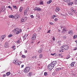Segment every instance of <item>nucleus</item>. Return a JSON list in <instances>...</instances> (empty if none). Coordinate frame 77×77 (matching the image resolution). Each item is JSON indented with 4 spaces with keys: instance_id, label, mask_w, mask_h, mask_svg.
I'll return each instance as SVG.
<instances>
[{
    "instance_id": "f3484780",
    "label": "nucleus",
    "mask_w": 77,
    "mask_h": 77,
    "mask_svg": "<svg viewBox=\"0 0 77 77\" xmlns=\"http://www.w3.org/2000/svg\"><path fill=\"white\" fill-rule=\"evenodd\" d=\"M52 2V1L51 0H50L49 1H48V2H47V4L48 5L50 4V3H51Z\"/></svg>"
},
{
    "instance_id": "e2e57ef3",
    "label": "nucleus",
    "mask_w": 77,
    "mask_h": 77,
    "mask_svg": "<svg viewBox=\"0 0 77 77\" xmlns=\"http://www.w3.org/2000/svg\"><path fill=\"white\" fill-rule=\"evenodd\" d=\"M60 15H63V16H65V15H64L63 14H62L61 13H60Z\"/></svg>"
},
{
    "instance_id": "c9c22d12",
    "label": "nucleus",
    "mask_w": 77,
    "mask_h": 77,
    "mask_svg": "<svg viewBox=\"0 0 77 77\" xmlns=\"http://www.w3.org/2000/svg\"><path fill=\"white\" fill-rule=\"evenodd\" d=\"M69 58H70V56L69 55H68L67 57H66V59H69Z\"/></svg>"
},
{
    "instance_id": "f704fd0d",
    "label": "nucleus",
    "mask_w": 77,
    "mask_h": 77,
    "mask_svg": "<svg viewBox=\"0 0 77 77\" xmlns=\"http://www.w3.org/2000/svg\"><path fill=\"white\" fill-rule=\"evenodd\" d=\"M40 5H42L43 4V1H41L40 3Z\"/></svg>"
},
{
    "instance_id": "4d7b16f0",
    "label": "nucleus",
    "mask_w": 77,
    "mask_h": 77,
    "mask_svg": "<svg viewBox=\"0 0 77 77\" xmlns=\"http://www.w3.org/2000/svg\"><path fill=\"white\" fill-rule=\"evenodd\" d=\"M74 50H77V47L75 48L74 49Z\"/></svg>"
},
{
    "instance_id": "423d86ee",
    "label": "nucleus",
    "mask_w": 77,
    "mask_h": 77,
    "mask_svg": "<svg viewBox=\"0 0 77 77\" xmlns=\"http://www.w3.org/2000/svg\"><path fill=\"white\" fill-rule=\"evenodd\" d=\"M34 11H41V9L39 8L35 7L34 9Z\"/></svg>"
},
{
    "instance_id": "39448f33",
    "label": "nucleus",
    "mask_w": 77,
    "mask_h": 77,
    "mask_svg": "<svg viewBox=\"0 0 77 77\" xmlns=\"http://www.w3.org/2000/svg\"><path fill=\"white\" fill-rule=\"evenodd\" d=\"M21 32H22V30L21 29H19L18 28L17 29V31L16 32V34H19V33H21Z\"/></svg>"
},
{
    "instance_id": "2eb2a0df",
    "label": "nucleus",
    "mask_w": 77,
    "mask_h": 77,
    "mask_svg": "<svg viewBox=\"0 0 77 77\" xmlns=\"http://www.w3.org/2000/svg\"><path fill=\"white\" fill-rule=\"evenodd\" d=\"M21 62H19V61H18L16 65H20V64H21Z\"/></svg>"
},
{
    "instance_id": "603ef678",
    "label": "nucleus",
    "mask_w": 77,
    "mask_h": 77,
    "mask_svg": "<svg viewBox=\"0 0 77 77\" xmlns=\"http://www.w3.org/2000/svg\"><path fill=\"white\" fill-rule=\"evenodd\" d=\"M6 74H4L3 75V77H6Z\"/></svg>"
},
{
    "instance_id": "72a5a7b5",
    "label": "nucleus",
    "mask_w": 77,
    "mask_h": 77,
    "mask_svg": "<svg viewBox=\"0 0 77 77\" xmlns=\"http://www.w3.org/2000/svg\"><path fill=\"white\" fill-rule=\"evenodd\" d=\"M65 30H66V29H62V32H65Z\"/></svg>"
},
{
    "instance_id": "6e6d98bb",
    "label": "nucleus",
    "mask_w": 77,
    "mask_h": 77,
    "mask_svg": "<svg viewBox=\"0 0 77 77\" xmlns=\"http://www.w3.org/2000/svg\"><path fill=\"white\" fill-rule=\"evenodd\" d=\"M66 36H64L63 37L64 39H66Z\"/></svg>"
},
{
    "instance_id": "bf43d9fd",
    "label": "nucleus",
    "mask_w": 77,
    "mask_h": 77,
    "mask_svg": "<svg viewBox=\"0 0 77 77\" xmlns=\"http://www.w3.org/2000/svg\"><path fill=\"white\" fill-rule=\"evenodd\" d=\"M69 34H70V35H72V32L70 33Z\"/></svg>"
},
{
    "instance_id": "0e129e2a",
    "label": "nucleus",
    "mask_w": 77,
    "mask_h": 77,
    "mask_svg": "<svg viewBox=\"0 0 77 77\" xmlns=\"http://www.w3.org/2000/svg\"><path fill=\"white\" fill-rule=\"evenodd\" d=\"M75 42H76V44H77V40L75 41Z\"/></svg>"
},
{
    "instance_id": "4be33fe9",
    "label": "nucleus",
    "mask_w": 77,
    "mask_h": 77,
    "mask_svg": "<svg viewBox=\"0 0 77 77\" xmlns=\"http://www.w3.org/2000/svg\"><path fill=\"white\" fill-rule=\"evenodd\" d=\"M10 74H11V73H10L9 72H8L6 73V75H7V76H8L10 75Z\"/></svg>"
},
{
    "instance_id": "37998d69",
    "label": "nucleus",
    "mask_w": 77,
    "mask_h": 77,
    "mask_svg": "<svg viewBox=\"0 0 77 77\" xmlns=\"http://www.w3.org/2000/svg\"><path fill=\"white\" fill-rule=\"evenodd\" d=\"M58 20V19H57V18H55V21H57Z\"/></svg>"
},
{
    "instance_id": "49530a36",
    "label": "nucleus",
    "mask_w": 77,
    "mask_h": 77,
    "mask_svg": "<svg viewBox=\"0 0 77 77\" xmlns=\"http://www.w3.org/2000/svg\"><path fill=\"white\" fill-rule=\"evenodd\" d=\"M59 57H62V56H61V54H59Z\"/></svg>"
},
{
    "instance_id": "393cba45",
    "label": "nucleus",
    "mask_w": 77,
    "mask_h": 77,
    "mask_svg": "<svg viewBox=\"0 0 77 77\" xmlns=\"http://www.w3.org/2000/svg\"><path fill=\"white\" fill-rule=\"evenodd\" d=\"M43 56V55L42 54H40L39 55V58H42Z\"/></svg>"
},
{
    "instance_id": "4468645a",
    "label": "nucleus",
    "mask_w": 77,
    "mask_h": 77,
    "mask_svg": "<svg viewBox=\"0 0 77 77\" xmlns=\"http://www.w3.org/2000/svg\"><path fill=\"white\" fill-rule=\"evenodd\" d=\"M74 64H75V62H73L70 65L71 66H74Z\"/></svg>"
},
{
    "instance_id": "ddd939ff",
    "label": "nucleus",
    "mask_w": 77,
    "mask_h": 77,
    "mask_svg": "<svg viewBox=\"0 0 77 77\" xmlns=\"http://www.w3.org/2000/svg\"><path fill=\"white\" fill-rule=\"evenodd\" d=\"M59 10H60L59 8L58 7H57L56 9V11L57 12H59Z\"/></svg>"
},
{
    "instance_id": "6ab92c4d",
    "label": "nucleus",
    "mask_w": 77,
    "mask_h": 77,
    "mask_svg": "<svg viewBox=\"0 0 77 77\" xmlns=\"http://www.w3.org/2000/svg\"><path fill=\"white\" fill-rule=\"evenodd\" d=\"M9 18H14V16L13 15H10L9 16Z\"/></svg>"
},
{
    "instance_id": "9d476101",
    "label": "nucleus",
    "mask_w": 77,
    "mask_h": 77,
    "mask_svg": "<svg viewBox=\"0 0 77 77\" xmlns=\"http://www.w3.org/2000/svg\"><path fill=\"white\" fill-rule=\"evenodd\" d=\"M4 47L5 48H8L9 47V44L7 43H5L4 45Z\"/></svg>"
},
{
    "instance_id": "20e7f679",
    "label": "nucleus",
    "mask_w": 77,
    "mask_h": 77,
    "mask_svg": "<svg viewBox=\"0 0 77 77\" xmlns=\"http://www.w3.org/2000/svg\"><path fill=\"white\" fill-rule=\"evenodd\" d=\"M36 34L34 33L32 35V37L31 38V40H33V39H36Z\"/></svg>"
},
{
    "instance_id": "ea45409f",
    "label": "nucleus",
    "mask_w": 77,
    "mask_h": 77,
    "mask_svg": "<svg viewBox=\"0 0 77 77\" xmlns=\"http://www.w3.org/2000/svg\"><path fill=\"white\" fill-rule=\"evenodd\" d=\"M49 24H51V25H53L54 24L52 22H50Z\"/></svg>"
},
{
    "instance_id": "69168bd1",
    "label": "nucleus",
    "mask_w": 77,
    "mask_h": 77,
    "mask_svg": "<svg viewBox=\"0 0 77 77\" xmlns=\"http://www.w3.org/2000/svg\"><path fill=\"white\" fill-rule=\"evenodd\" d=\"M10 9H11V10H12V7H11V8H10Z\"/></svg>"
},
{
    "instance_id": "4c0bfd02",
    "label": "nucleus",
    "mask_w": 77,
    "mask_h": 77,
    "mask_svg": "<svg viewBox=\"0 0 77 77\" xmlns=\"http://www.w3.org/2000/svg\"><path fill=\"white\" fill-rule=\"evenodd\" d=\"M26 48L27 50H28V49H29V48H30V46H29L28 47H27Z\"/></svg>"
},
{
    "instance_id": "de8ad7c7",
    "label": "nucleus",
    "mask_w": 77,
    "mask_h": 77,
    "mask_svg": "<svg viewBox=\"0 0 77 77\" xmlns=\"http://www.w3.org/2000/svg\"><path fill=\"white\" fill-rule=\"evenodd\" d=\"M27 10L28 11H29V7H28L27 8Z\"/></svg>"
},
{
    "instance_id": "774afa93",
    "label": "nucleus",
    "mask_w": 77,
    "mask_h": 77,
    "mask_svg": "<svg viewBox=\"0 0 77 77\" xmlns=\"http://www.w3.org/2000/svg\"><path fill=\"white\" fill-rule=\"evenodd\" d=\"M16 48H14V50H16Z\"/></svg>"
},
{
    "instance_id": "a18cd8bd",
    "label": "nucleus",
    "mask_w": 77,
    "mask_h": 77,
    "mask_svg": "<svg viewBox=\"0 0 77 77\" xmlns=\"http://www.w3.org/2000/svg\"><path fill=\"white\" fill-rule=\"evenodd\" d=\"M24 52L25 53H27V50H25L24 51Z\"/></svg>"
},
{
    "instance_id": "864d4df0",
    "label": "nucleus",
    "mask_w": 77,
    "mask_h": 77,
    "mask_svg": "<svg viewBox=\"0 0 77 77\" xmlns=\"http://www.w3.org/2000/svg\"><path fill=\"white\" fill-rule=\"evenodd\" d=\"M15 45H14L12 46V48H15Z\"/></svg>"
},
{
    "instance_id": "9b49d317",
    "label": "nucleus",
    "mask_w": 77,
    "mask_h": 77,
    "mask_svg": "<svg viewBox=\"0 0 77 77\" xmlns=\"http://www.w3.org/2000/svg\"><path fill=\"white\" fill-rule=\"evenodd\" d=\"M5 38V35H2L1 38V39L2 41H3V39H4V38Z\"/></svg>"
},
{
    "instance_id": "7c9ffc66",
    "label": "nucleus",
    "mask_w": 77,
    "mask_h": 77,
    "mask_svg": "<svg viewBox=\"0 0 77 77\" xmlns=\"http://www.w3.org/2000/svg\"><path fill=\"white\" fill-rule=\"evenodd\" d=\"M22 57L23 58H26V56L24 55H22Z\"/></svg>"
},
{
    "instance_id": "5fc2aeb1",
    "label": "nucleus",
    "mask_w": 77,
    "mask_h": 77,
    "mask_svg": "<svg viewBox=\"0 0 77 77\" xmlns=\"http://www.w3.org/2000/svg\"><path fill=\"white\" fill-rule=\"evenodd\" d=\"M16 18L17 19V18H18V16H16Z\"/></svg>"
},
{
    "instance_id": "6e6552de",
    "label": "nucleus",
    "mask_w": 77,
    "mask_h": 77,
    "mask_svg": "<svg viewBox=\"0 0 77 77\" xmlns=\"http://www.w3.org/2000/svg\"><path fill=\"white\" fill-rule=\"evenodd\" d=\"M18 61V60L17 59H15L13 60V62L15 64H17Z\"/></svg>"
},
{
    "instance_id": "412c9836",
    "label": "nucleus",
    "mask_w": 77,
    "mask_h": 77,
    "mask_svg": "<svg viewBox=\"0 0 77 77\" xmlns=\"http://www.w3.org/2000/svg\"><path fill=\"white\" fill-rule=\"evenodd\" d=\"M42 51V48H41L38 51V53H41Z\"/></svg>"
},
{
    "instance_id": "a19ab883",
    "label": "nucleus",
    "mask_w": 77,
    "mask_h": 77,
    "mask_svg": "<svg viewBox=\"0 0 77 77\" xmlns=\"http://www.w3.org/2000/svg\"><path fill=\"white\" fill-rule=\"evenodd\" d=\"M12 34H10L9 35V37H12Z\"/></svg>"
},
{
    "instance_id": "cd10ccee",
    "label": "nucleus",
    "mask_w": 77,
    "mask_h": 77,
    "mask_svg": "<svg viewBox=\"0 0 77 77\" xmlns=\"http://www.w3.org/2000/svg\"><path fill=\"white\" fill-rule=\"evenodd\" d=\"M52 19H54V18H55V17H56V16L55 15H54L52 16Z\"/></svg>"
},
{
    "instance_id": "f03ea898",
    "label": "nucleus",
    "mask_w": 77,
    "mask_h": 77,
    "mask_svg": "<svg viewBox=\"0 0 77 77\" xmlns=\"http://www.w3.org/2000/svg\"><path fill=\"white\" fill-rule=\"evenodd\" d=\"M61 49L60 51V52H63L64 50H67L69 49V46L66 45H64L61 47Z\"/></svg>"
},
{
    "instance_id": "7ed1b4c3",
    "label": "nucleus",
    "mask_w": 77,
    "mask_h": 77,
    "mask_svg": "<svg viewBox=\"0 0 77 77\" xmlns=\"http://www.w3.org/2000/svg\"><path fill=\"white\" fill-rule=\"evenodd\" d=\"M30 69V67L29 66L26 67L24 69L23 72H25V73H27V72H28L29 71Z\"/></svg>"
},
{
    "instance_id": "dca6fc26",
    "label": "nucleus",
    "mask_w": 77,
    "mask_h": 77,
    "mask_svg": "<svg viewBox=\"0 0 77 77\" xmlns=\"http://www.w3.org/2000/svg\"><path fill=\"white\" fill-rule=\"evenodd\" d=\"M27 10H25V11L24 13V16L26 15H27Z\"/></svg>"
},
{
    "instance_id": "1a4fd4ad",
    "label": "nucleus",
    "mask_w": 77,
    "mask_h": 77,
    "mask_svg": "<svg viewBox=\"0 0 77 77\" xmlns=\"http://www.w3.org/2000/svg\"><path fill=\"white\" fill-rule=\"evenodd\" d=\"M27 36H28V34H26L23 36V38L24 40L26 39V38H27Z\"/></svg>"
},
{
    "instance_id": "f257e3e1",
    "label": "nucleus",
    "mask_w": 77,
    "mask_h": 77,
    "mask_svg": "<svg viewBox=\"0 0 77 77\" xmlns=\"http://www.w3.org/2000/svg\"><path fill=\"white\" fill-rule=\"evenodd\" d=\"M57 63V62L56 61L52 62L51 64H50L48 65V69H49V70L51 71V70L53 69V68H54V66H55Z\"/></svg>"
},
{
    "instance_id": "3c124183",
    "label": "nucleus",
    "mask_w": 77,
    "mask_h": 77,
    "mask_svg": "<svg viewBox=\"0 0 77 77\" xmlns=\"http://www.w3.org/2000/svg\"><path fill=\"white\" fill-rule=\"evenodd\" d=\"M52 39L54 40H54H55V38H54V37Z\"/></svg>"
},
{
    "instance_id": "13d9d810",
    "label": "nucleus",
    "mask_w": 77,
    "mask_h": 77,
    "mask_svg": "<svg viewBox=\"0 0 77 77\" xmlns=\"http://www.w3.org/2000/svg\"><path fill=\"white\" fill-rule=\"evenodd\" d=\"M11 7V6H8V8H9V9H10Z\"/></svg>"
},
{
    "instance_id": "0eeeda50",
    "label": "nucleus",
    "mask_w": 77,
    "mask_h": 77,
    "mask_svg": "<svg viewBox=\"0 0 77 77\" xmlns=\"http://www.w3.org/2000/svg\"><path fill=\"white\" fill-rule=\"evenodd\" d=\"M27 18L26 17H25L24 19H21V21L22 23L23 22H25V21H26V20H27Z\"/></svg>"
},
{
    "instance_id": "a878e982",
    "label": "nucleus",
    "mask_w": 77,
    "mask_h": 77,
    "mask_svg": "<svg viewBox=\"0 0 77 77\" xmlns=\"http://www.w3.org/2000/svg\"><path fill=\"white\" fill-rule=\"evenodd\" d=\"M73 38L74 39H76L77 38V35H73Z\"/></svg>"
},
{
    "instance_id": "2f4dec72",
    "label": "nucleus",
    "mask_w": 77,
    "mask_h": 77,
    "mask_svg": "<svg viewBox=\"0 0 77 77\" xmlns=\"http://www.w3.org/2000/svg\"><path fill=\"white\" fill-rule=\"evenodd\" d=\"M64 1L65 2H69V0H64Z\"/></svg>"
},
{
    "instance_id": "aec40b11",
    "label": "nucleus",
    "mask_w": 77,
    "mask_h": 77,
    "mask_svg": "<svg viewBox=\"0 0 77 77\" xmlns=\"http://www.w3.org/2000/svg\"><path fill=\"white\" fill-rule=\"evenodd\" d=\"M68 14L70 15H73V14L71 12H69Z\"/></svg>"
},
{
    "instance_id": "c03bdc74",
    "label": "nucleus",
    "mask_w": 77,
    "mask_h": 77,
    "mask_svg": "<svg viewBox=\"0 0 77 77\" xmlns=\"http://www.w3.org/2000/svg\"><path fill=\"white\" fill-rule=\"evenodd\" d=\"M17 42V43H20V42H20V40H18Z\"/></svg>"
},
{
    "instance_id": "b1692460",
    "label": "nucleus",
    "mask_w": 77,
    "mask_h": 77,
    "mask_svg": "<svg viewBox=\"0 0 77 77\" xmlns=\"http://www.w3.org/2000/svg\"><path fill=\"white\" fill-rule=\"evenodd\" d=\"M22 11H23V8L22 7H20L19 9V11L21 12Z\"/></svg>"
},
{
    "instance_id": "e433bc0d",
    "label": "nucleus",
    "mask_w": 77,
    "mask_h": 77,
    "mask_svg": "<svg viewBox=\"0 0 77 77\" xmlns=\"http://www.w3.org/2000/svg\"><path fill=\"white\" fill-rule=\"evenodd\" d=\"M61 69V68H57V71H58L59 70H60Z\"/></svg>"
},
{
    "instance_id": "a211bd4d",
    "label": "nucleus",
    "mask_w": 77,
    "mask_h": 77,
    "mask_svg": "<svg viewBox=\"0 0 77 77\" xmlns=\"http://www.w3.org/2000/svg\"><path fill=\"white\" fill-rule=\"evenodd\" d=\"M71 11L73 12V13L75 14V11L74 10V9H71Z\"/></svg>"
},
{
    "instance_id": "052dcab7",
    "label": "nucleus",
    "mask_w": 77,
    "mask_h": 77,
    "mask_svg": "<svg viewBox=\"0 0 77 77\" xmlns=\"http://www.w3.org/2000/svg\"><path fill=\"white\" fill-rule=\"evenodd\" d=\"M32 59H34V58H35V57L33 56L32 57Z\"/></svg>"
},
{
    "instance_id": "8fccbe9b",
    "label": "nucleus",
    "mask_w": 77,
    "mask_h": 77,
    "mask_svg": "<svg viewBox=\"0 0 77 77\" xmlns=\"http://www.w3.org/2000/svg\"><path fill=\"white\" fill-rule=\"evenodd\" d=\"M51 31L50 30H49L48 31V33H50V31Z\"/></svg>"
},
{
    "instance_id": "58836bf2",
    "label": "nucleus",
    "mask_w": 77,
    "mask_h": 77,
    "mask_svg": "<svg viewBox=\"0 0 77 77\" xmlns=\"http://www.w3.org/2000/svg\"><path fill=\"white\" fill-rule=\"evenodd\" d=\"M30 17H31V18H33L34 16H33V15H31L30 16Z\"/></svg>"
},
{
    "instance_id": "c756f323",
    "label": "nucleus",
    "mask_w": 77,
    "mask_h": 77,
    "mask_svg": "<svg viewBox=\"0 0 77 77\" xmlns=\"http://www.w3.org/2000/svg\"><path fill=\"white\" fill-rule=\"evenodd\" d=\"M51 55H52V56H56V54L55 53H54V54H51Z\"/></svg>"
},
{
    "instance_id": "c85d7f7f",
    "label": "nucleus",
    "mask_w": 77,
    "mask_h": 77,
    "mask_svg": "<svg viewBox=\"0 0 77 77\" xmlns=\"http://www.w3.org/2000/svg\"><path fill=\"white\" fill-rule=\"evenodd\" d=\"M29 76H31L32 75V72H30L29 73Z\"/></svg>"
},
{
    "instance_id": "5701e85b",
    "label": "nucleus",
    "mask_w": 77,
    "mask_h": 77,
    "mask_svg": "<svg viewBox=\"0 0 77 77\" xmlns=\"http://www.w3.org/2000/svg\"><path fill=\"white\" fill-rule=\"evenodd\" d=\"M13 8L14 9H17V6L15 5H13Z\"/></svg>"
},
{
    "instance_id": "680f3d73",
    "label": "nucleus",
    "mask_w": 77,
    "mask_h": 77,
    "mask_svg": "<svg viewBox=\"0 0 77 77\" xmlns=\"http://www.w3.org/2000/svg\"><path fill=\"white\" fill-rule=\"evenodd\" d=\"M34 58H35V59H37V58L36 57V56H35V57H34Z\"/></svg>"
},
{
    "instance_id": "09e8293b",
    "label": "nucleus",
    "mask_w": 77,
    "mask_h": 77,
    "mask_svg": "<svg viewBox=\"0 0 77 77\" xmlns=\"http://www.w3.org/2000/svg\"><path fill=\"white\" fill-rule=\"evenodd\" d=\"M24 67V65H22L21 66V68H23Z\"/></svg>"
},
{
    "instance_id": "338daca9",
    "label": "nucleus",
    "mask_w": 77,
    "mask_h": 77,
    "mask_svg": "<svg viewBox=\"0 0 77 77\" xmlns=\"http://www.w3.org/2000/svg\"><path fill=\"white\" fill-rule=\"evenodd\" d=\"M39 43H40V42H38V43H37V44H39Z\"/></svg>"
},
{
    "instance_id": "473e14b6",
    "label": "nucleus",
    "mask_w": 77,
    "mask_h": 77,
    "mask_svg": "<svg viewBox=\"0 0 77 77\" xmlns=\"http://www.w3.org/2000/svg\"><path fill=\"white\" fill-rule=\"evenodd\" d=\"M74 2L75 3V5H77V0H75L74 1Z\"/></svg>"
},
{
    "instance_id": "bb28decb",
    "label": "nucleus",
    "mask_w": 77,
    "mask_h": 77,
    "mask_svg": "<svg viewBox=\"0 0 77 77\" xmlns=\"http://www.w3.org/2000/svg\"><path fill=\"white\" fill-rule=\"evenodd\" d=\"M47 73L46 72H45L44 73V75L45 76H47Z\"/></svg>"
},
{
    "instance_id": "79ce46f5",
    "label": "nucleus",
    "mask_w": 77,
    "mask_h": 77,
    "mask_svg": "<svg viewBox=\"0 0 77 77\" xmlns=\"http://www.w3.org/2000/svg\"><path fill=\"white\" fill-rule=\"evenodd\" d=\"M72 31H70L69 32V34H70L71 33H72Z\"/></svg>"
},
{
    "instance_id": "f8f14e48",
    "label": "nucleus",
    "mask_w": 77,
    "mask_h": 77,
    "mask_svg": "<svg viewBox=\"0 0 77 77\" xmlns=\"http://www.w3.org/2000/svg\"><path fill=\"white\" fill-rule=\"evenodd\" d=\"M18 28H16L15 29H14V30H13V32L14 33H15V32H17V31L18 30Z\"/></svg>"
}]
</instances>
